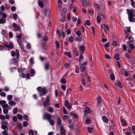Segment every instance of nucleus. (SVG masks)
Here are the masks:
<instances>
[{
	"label": "nucleus",
	"mask_w": 135,
	"mask_h": 135,
	"mask_svg": "<svg viewBox=\"0 0 135 135\" xmlns=\"http://www.w3.org/2000/svg\"><path fill=\"white\" fill-rule=\"evenodd\" d=\"M127 13L128 16V19L130 22H135V11L133 9H127Z\"/></svg>",
	"instance_id": "f257e3e1"
},
{
	"label": "nucleus",
	"mask_w": 135,
	"mask_h": 135,
	"mask_svg": "<svg viewBox=\"0 0 135 135\" xmlns=\"http://www.w3.org/2000/svg\"><path fill=\"white\" fill-rule=\"evenodd\" d=\"M37 89L39 92V95L40 97L45 95L47 93V90L45 87L42 88L41 87L39 86L37 88Z\"/></svg>",
	"instance_id": "f03ea898"
},
{
	"label": "nucleus",
	"mask_w": 135,
	"mask_h": 135,
	"mask_svg": "<svg viewBox=\"0 0 135 135\" xmlns=\"http://www.w3.org/2000/svg\"><path fill=\"white\" fill-rule=\"evenodd\" d=\"M50 98L49 95L46 96V100L44 101L43 103V105L45 108L47 106H49L50 105Z\"/></svg>",
	"instance_id": "7ed1b4c3"
},
{
	"label": "nucleus",
	"mask_w": 135,
	"mask_h": 135,
	"mask_svg": "<svg viewBox=\"0 0 135 135\" xmlns=\"http://www.w3.org/2000/svg\"><path fill=\"white\" fill-rule=\"evenodd\" d=\"M16 53L14 51H12L11 52V56L12 57L15 56L16 55V58L18 59L20 56L19 51L18 50H16Z\"/></svg>",
	"instance_id": "20e7f679"
},
{
	"label": "nucleus",
	"mask_w": 135,
	"mask_h": 135,
	"mask_svg": "<svg viewBox=\"0 0 135 135\" xmlns=\"http://www.w3.org/2000/svg\"><path fill=\"white\" fill-rule=\"evenodd\" d=\"M12 26L14 28L13 30L15 31H21V27L20 26H18L16 23H13Z\"/></svg>",
	"instance_id": "39448f33"
},
{
	"label": "nucleus",
	"mask_w": 135,
	"mask_h": 135,
	"mask_svg": "<svg viewBox=\"0 0 135 135\" xmlns=\"http://www.w3.org/2000/svg\"><path fill=\"white\" fill-rule=\"evenodd\" d=\"M131 35L132 34L129 35L127 34V35L125 36V38L126 40H129V41H129L131 43V42L133 43L134 41V39L131 36Z\"/></svg>",
	"instance_id": "423d86ee"
},
{
	"label": "nucleus",
	"mask_w": 135,
	"mask_h": 135,
	"mask_svg": "<svg viewBox=\"0 0 135 135\" xmlns=\"http://www.w3.org/2000/svg\"><path fill=\"white\" fill-rule=\"evenodd\" d=\"M51 118V115L50 114L45 113L44 114L43 118L44 119H47V120H48Z\"/></svg>",
	"instance_id": "0eeeda50"
},
{
	"label": "nucleus",
	"mask_w": 135,
	"mask_h": 135,
	"mask_svg": "<svg viewBox=\"0 0 135 135\" xmlns=\"http://www.w3.org/2000/svg\"><path fill=\"white\" fill-rule=\"evenodd\" d=\"M3 45L5 46L6 49L7 48L8 49H12L14 46V45L12 42H10L9 44L7 43H4Z\"/></svg>",
	"instance_id": "6e6552de"
},
{
	"label": "nucleus",
	"mask_w": 135,
	"mask_h": 135,
	"mask_svg": "<svg viewBox=\"0 0 135 135\" xmlns=\"http://www.w3.org/2000/svg\"><path fill=\"white\" fill-rule=\"evenodd\" d=\"M93 5L94 7L96 8L98 11L99 12L101 11V8L102 6H101L95 3H94Z\"/></svg>",
	"instance_id": "1a4fd4ad"
},
{
	"label": "nucleus",
	"mask_w": 135,
	"mask_h": 135,
	"mask_svg": "<svg viewBox=\"0 0 135 135\" xmlns=\"http://www.w3.org/2000/svg\"><path fill=\"white\" fill-rule=\"evenodd\" d=\"M127 44L128 47H129L132 50L134 49L135 48L134 45L130 43L129 41H127Z\"/></svg>",
	"instance_id": "9d476101"
},
{
	"label": "nucleus",
	"mask_w": 135,
	"mask_h": 135,
	"mask_svg": "<svg viewBox=\"0 0 135 135\" xmlns=\"http://www.w3.org/2000/svg\"><path fill=\"white\" fill-rule=\"evenodd\" d=\"M65 105L68 109H70L71 106L70 105L68 100H66L65 102Z\"/></svg>",
	"instance_id": "9b49d317"
},
{
	"label": "nucleus",
	"mask_w": 135,
	"mask_h": 135,
	"mask_svg": "<svg viewBox=\"0 0 135 135\" xmlns=\"http://www.w3.org/2000/svg\"><path fill=\"white\" fill-rule=\"evenodd\" d=\"M103 25L104 26V31L105 33L107 34V31H108L109 30V28L108 26L106 24H104Z\"/></svg>",
	"instance_id": "f8f14e48"
},
{
	"label": "nucleus",
	"mask_w": 135,
	"mask_h": 135,
	"mask_svg": "<svg viewBox=\"0 0 135 135\" xmlns=\"http://www.w3.org/2000/svg\"><path fill=\"white\" fill-rule=\"evenodd\" d=\"M73 51L74 54L76 56H78L79 55V52L78 51V50L76 48H73Z\"/></svg>",
	"instance_id": "ddd939ff"
},
{
	"label": "nucleus",
	"mask_w": 135,
	"mask_h": 135,
	"mask_svg": "<svg viewBox=\"0 0 135 135\" xmlns=\"http://www.w3.org/2000/svg\"><path fill=\"white\" fill-rule=\"evenodd\" d=\"M61 135H65L66 134V131L65 129L61 127L60 130Z\"/></svg>",
	"instance_id": "4468645a"
},
{
	"label": "nucleus",
	"mask_w": 135,
	"mask_h": 135,
	"mask_svg": "<svg viewBox=\"0 0 135 135\" xmlns=\"http://www.w3.org/2000/svg\"><path fill=\"white\" fill-rule=\"evenodd\" d=\"M17 42L21 48L22 49H24V46L22 41H20Z\"/></svg>",
	"instance_id": "2eb2a0df"
},
{
	"label": "nucleus",
	"mask_w": 135,
	"mask_h": 135,
	"mask_svg": "<svg viewBox=\"0 0 135 135\" xmlns=\"http://www.w3.org/2000/svg\"><path fill=\"white\" fill-rule=\"evenodd\" d=\"M90 110L89 108L87 107H86L85 108V109L84 111V112L85 114L86 113H88L90 112Z\"/></svg>",
	"instance_id": "dca6fc26"
},
{
	"label": "nucleus",
	"mask_w": 135,
	"mask_h": 135,
	"mask_svg": "<svg viewBox=\"0 0 135 135\" xmlns=\"http://www.w3.org/2000/svg\"><path fill=\"white\" fill-rule=\"evenodd\" d=\"M126 31V35H127V34H128L129 35L132 34V33L131 32L130 28L129 27H127Z\"/></svg>",
	"instance_id": "f3484780"
},
{
	"label": "nucleus",
	"mask_w": 135,
	"mask_h": 135,
	"mask_svg": "<svg viewBox=\"0 0 135 135\" xmlns=\"http://www.w3.org/2000/svg\"><path fill=\"white\" fill-rule=\"evenodd\" d=\"M97 101L98 103L101 104L102 103V98L100 96H98L97 97Z\"/></svg>",
	"instance_id": "a211bd4d"
},
{
	"label": "nucleus",
	"mask_w": 135,
	"mask_h": 135,
	"mask_svg": "<svg viewBox=\"0 0 135 135\" xmlns=\"http://www.w3.org/2000/svg\"><path fill=\"white\" fill-rule=\"evenodd\" d=\"M5 50H7V49L6 48L5 46L0 45V51H4Z\"/></svg>",
	"instance_id": "6ab92c4d"
},
{
	"label": "nucleus",
	"mask_w": 135,
	"mask_h": 135,
	"mask_svg": "<svg viewBox=\"0 0 135 135\" xmlns=\"http://www.w3.org/2000/svg\"><path fill=\"white\" fill-rule=\"evenodd\" d=\"M31 73V76H33L35 73V70L33 69H31L30 71Z\"/></svg>",
	"instance_id": "aec40b11"
},
{
	"label": "nucleus",
	"mask_w": 135,
	"mask_h": 135,
	"mask_svg": "<svg viewBox=\"0 0 135 135\" xmlns=\"http://www.w3.org/2000/svg\"><path fill=\"white\" fill-rule=\"evenodd\" d=\"M102 119L103 121L105 123H107L108 122V119L105 116H103L102 117Z\"/></svg>",
	"instance_id": "412c9836"
},
{
	"label": "nucleus",
	"mask_w": 135,
	"mask_h": 135,
	"mask_svg": "<svg viewBox=\"0 0 135 135\" xmlns=\"http://www.w3.org/2000/svg\"><path fill=\"white\" fill-rule=\"evenodd\" d=\"M1 127L4 130H7L8 129V127L6 125L4 124H2L1 125Z\"/></svg>",
	"instance_id": "4be33fe9"
},
{
	"label": "nucleus",
	"mask_w": 135,
	"mask_h": 135,
	"mask_svg": "<svg viewBox=\"0 0 135 135\" xmlns=\"http://www.w3.org/2000/svg\"><path fill=\"white\" fill-rule=\"evenodd\" d=\"M82 38L80 36H78V37H76L75 38V40L76 41H80L82 40Z\"/></svg>",
	"instance_id": "5701e85b"
},
{
	"label": "nucleus",
	"mask_w": 135,
	"mask_h": 135,
	"mask_svg": "<svg viewBox=\"0 0 135 135\" xmlns=\"http://www.w3.org/2000/svg\"><path fill=\"white\" fill-rule=\"evenodd\" d=\"M48 120L49 122L50 125L52 126H53L54 125L55 122L53 119L50 118L49 120Z\"/></svg>",
	"instance_id": "b1692460"
},
{
	"label": "nucleus",
	"mask_w": 135,
	"mask_h": 135,
	"mask_svg": "<svg viewBox=\"0 0 135 135\" xmlns=\"http://www.w3.org/2000/svg\"><path fill=\"white\" fill-rule=\"evenodd\" d=\"M16 37H17V41H20V40L22 37L21 33H20L19 35H17Z\"/></svg>",
	"instance_id": "393cba45"
},
{
	"label": "nucleus",
	"mask_w": 135,
	"mask_h": 135,
	"mask_svg": "<svg viewBox=\"0 0 135 135\" xmlns=\"http://www.w3.org/2000/svg\"><path fill=\"white\" fill-rule=\"evenodd\" d=\"M50 113H52L54 112V109L53 107H50L47 110Z\"/></svg>",
	"instance_id": "a878e982"
},
{
	"label": "nucleus",
	"mask_w": 135,
	"mask_h": 135,
	"mask_svg": "<svg viewBox=\"0 0 135 135\" xmlns=\"http://www.w3.org/2000/svg\"><path fill=\"white\" fill-rule=\"evenodd\" d=\"M56 48L57 49H59L60 48V45L59 42L57 40L55 41Z\"/></svg>",
	"instance_id": "bb28decb"
},
{
	"label": "nucleus",
	"mask_w": 135,
	"mask_h": 135,
	"mask_svg": "<svg viewBox=\"0 0 135 135\" xmlns=\"http://www.w3.org/2000/svg\"><path fill=\"white\" fill-rule=\"evenodd\" d=\"M61 121L59 117L57 118V124L58 126H60L61 124Z\"/></svg>",
	"instance_id": "cd10ccee"
},
{
	"label": "nucleus",
	"mask_w": 135,
	"mask_h": 135,
	"mask_svg": "<svg viewBox=\"0 0 135 135\" xmlns=\"http://www.w3.org/2000/svg\"><path fill=\"white\" fill-rule=\"evenodd\" d=\"M6 20L5 19L2 18L0 19V24H3L6 23Z\"/></svg>",
	"instance_id": "c85d7f7f"
},
{
	"label": "nucleus",
	"mask_w": 135,
	"mask_h": 135,
	"mask_svg": "<svg viewBox=\"0 0 135 135\" xmlns=\"http://www.w3.org/2000/svg\"><path fill=\"white\" fill-rule=\"evenodd\" d=\"M121 122L122 123V125L123 126H126L127 125V123L126 122L124 121L122 119L121 120Z\"/></svg>",
	"instance_id": "c756f323"
},
{
	"label": "nucleus",
	"mask_w": 135,
	"mask_h": 135,
	"mask_svg": "<svg viewBox=\"0 0 135 135\" xmlns=\"http://www.w3.org/2000/svg\"><path fill=\"white\" fill-rule=\"evenodd\" d=\"M125 56L126 57L129 59V60H132V58L129 56V54H128V53L126 52L125 54Z\"/></svg>",
	"instance_id": "7c9ffc66"
},
{
	"label": "nucleus",
	"mask_w": 135,
	"mask_h": 135,
	"mask_svg": "<svg viewBox=\"0 0 135 135\" xmlns=\"http://www.w3.org/2000/svg\"><path fill=\"white\" fill-rule=\"evenodd\" d=\"M2 90L0 89V93H0V95L2 97H5L6 96V94L5 92H2Z\"/></svg>",
	"instance_id": "2f4dec72"
},
{
	"label": "nucleus",
	"mask_w": 135,
	"mask_h": 135,
	"mask_svg": "<svg viewBox=\"0 0 135 135\" xmlns=\"http://www.w3.org/2000/svg\"><path fill=\"white\" fill-rule=\"evenodd\" d=\"M97 19L98 23L99 24L100 23L101 20V17L100 16H98L97 17Z\"/></svg>",
	"instance_id": "473e14b6"
},
{
	"label": "nucleus",
	"mask_w": 135,
	"mask_h": 135,
	"mask_svg": "<svg viewBox=\"0 0 135 135\" xmlns=\"http://www.w3.org/2000/svg\"><path fill=\"white\" fill-rule=\"evenodd\" d=\"M88 12L91 16H92L94 14V11L92 9H89L88 11Z\"/></svg>",
	"instance_id": "72a5a7b5"
},
{
	"label": "nucleus",
	"mask_w": 135,
	"mask_h": 135,
	"mask_svg": "<svg viewBox=\"0 0 135 135\" xmlns=\"http://www.w3.org/2000/svg\"><path fill=\"white\" fill-rule=\"evenodd\" d=\"M61 83L62 84H64L66 83V81L64 78H62L60 80Z\"/></svg>",
	"instance_id": "f704fd0d"
},
{
	"label": "nucleus",
	"mask_w": 135,
	"mask_h": 135,
	"mask_svg": "<svg viewBox=\"0 0 135 135\" xmlns=\"http://www.w3.org/2000/svg\"><path fill=\"white\" fill-rule=\"evenodd\" d=\"M130 1L131 5L132 7L134 8H135V3L134 1H133V0H132Z\"/></svg>",
	"instance_id": "c9c22d12"
},
{
	"label": "nucleus",
	"mask_w": 135,
	"mask_h": 135,
	"mask_svg": "<svg viewBox=\"0 0 135 135\" xmlns=\"http://www.w3.org/2000/svg\"><path fill=\"white\" fill-rule=\"evenodd\" d=\"M93 128H90V127H88V128L87 131H88L90 133H91L93 132Z\"/></svg>",
	"instance_id": "e433bc0d"
},
{
	"label": "nucleus",
	"mask_w": 135,
	"mask_h": 135,
	"mask_svg": "<svg viewBox=\"0 0 135 135\" xmlns=\"http://www.w3.org/2000/svg\"><path fill=\"white\" fill-rule=\"evenodd\" d=\"M38 4L39 6L41 8H43L44 7V5L42 2L40 1L38 2Z\"/></svg>",
	"instance_id": "4c0bfd02"
},
{
	"label": "nucleus",
	"mask_w": 135,
	"mask_h": 135,
	"mask_svg": "<svg viewBox=\"0 0 135 135\" xmlns=\"http://www.w3.org/2000/svg\"><path fill=\"white\" fill-rule=\"evenodd\" d=\"M43 41H47L48 40V38L47 36H45L42 39Z\"/></svg>",
	"instance_id": "58836bf2"
},
{
	"label": "nucleus",
	"mask_w": 135,
	"mask_h": 135,
	"mask_svg": "<svg viewBox=\"0 0 135 135\" xmlns=\"http://www.w3.org/2000/svg\"><path fill=\"white\" fill-rule=\"evenodd\" d=\"M8 104L9 105H15L16 104L12 100H10L8 102Z\"/></svg>",
	"instance_id": "ea45409f"
},
{
	"label": "nucleus",
	"mask_w": 135,
	"mask_h": 135,
	"mask_svg": "<svg viewBox=\"0 0 135 135\" xmlns=\"http://www.w3.org/2000/svg\"><path fill=\"white\" fill-rule=\"evenodd\" d=\"M110 78L112 80H114L115 79V77L113 74H112L110 75Z\"/></svg>",
	"instance_id": "a19ab883"
},
{
	"label": "nucleus",
	"mask_w": 135,
	"mask_h": 135,
	"mask_svg": "<svg viewBox=\"0 0 135 135\" xmlns=\"http://www.w3.org/2000/svg\"><path fill=\"white\" fill-rule=\"evenodd\" d=\"M8 129L7 130H4V131H3L2 134L3 135H8Z\"/></svg>",
	"instance_id": "79ce46f5"
},
{
	"label": "nucleus",
	"mask_w": 135,
	"mask_h": 135,
	"mask_svg": "<svg viewBox=\"0 0 135 135\" xmlns=\"http://www.w3.org/2000/svg\"><path fill=\"white\" fill-rule=\"evenodd\" d=\"M3 112L4 114H7L8 113V109L6 108H5L3 109Z\"/></svg>",
	"instance_id": "37998d69"
},
{
	"label": "nucleus",
	"mask_w": 135,
	"mask_h": 135,
	"mask_svg": "<svg viewBox=\"0 0 135 135\" xmlns=\"http://www.w3.org/2000/svg\"><path fill=\"white\" fill-rule=\"evenodd\" d=\"M17 117L20 120H22V116L20 114H18L17 115Z\"/></svg>",
	"instance_id": "c03bdc74"
},
{
	"label": "nucleus",
	"mask_w": 135,
	"mask_h": 135,
	"mask_svg": "<svg viewBox=\"0 0 135 135\" xmlns=\"http://www.w3.org/2000/svg\"><path fill=\"white\" fill-rule=\"evenodd\" d=\"M13 17L14 20H16L17 19V15L16 14H14L13 15Z\"/></svg>",
	"instance_id": "a18cd8bd"
},
{
	"label": "nucleus",
	"mask_w": 135,
	"mask_h": 135,
	"mask_svg": "<svg viewBox=\"0 0 135 135\" xmlns=\"http://www.w3.org/2000/svg\"><path fill=\"white\" fill-rule=\"evenodd\" d=\"M129 61H131V65L134 67H135V61L132 60H132H129Z\"/></svg>",
	"instance_id": "49530a36"
},
{
	"label": "nucleus",
	"mask_w": 135,
	"mask_h": 135,
	"mask_svg": "<svg viewBox=\"0 0 135 135\" xmlns=\"http://www.w3.org/2000/svg\"><path fill=\"white\" fill-rule=\"evenodd\" d=\"M18 109L17 108H14L13 110V113L14 114H16L17 113Z\"/></svg>",
	"instance_id": "de8ad7c7"
},
{
	"label": "nucleus",
	"mask_w": 135,
	"mask_h": 135,
	"mask_svg": "<svg viewBox=\"0 0 135 135\" xmlns=\"http://www.w3.org/2000/svg\"><path fill=\"white\" fill-rule=\"evenodd\" d=\"M80 49L81 51L83 52L85 50V48L84 46L81 45L80 46Z\"/></svg>",
	"instance_id": "09e8293b"
},
{
	"label": "nucleus",
	"mask_w": 135,
	"mask_h": 135,
	"mask_svg": "<svg viewBox=\"0 0 135 135\" xmlns=\"http://www.w3.org/2000/svg\"><path fill=\"white\" fill-rule=\"evenodd\" d=\"M69 40L70 42H73L74 40L73 37L72 36H70L69 38Z\"/></svg>",
	"instance_id": "8fccbe9b"
},
{
	"label": "nucleus",
	"mask_w": 135,
	"mask_h": 135,
	"mask_svg": "<svg viewBox=\"0 0 135 135\" xmlns=\"http://www.w3.org/2000/svg\"><path fill=\"white\" fill-rule=\"evenodd\" d=\"M114 58L115 59L117 60H119V55L117 54H115L114 55Z\"/></svg>",
	"instance_id": "3c124183"
},
{
	"label": "nucleus",
	"mask_w": 135,
	"mask_h": 135,
	"mask_svg": "<svg viewBox=\"0 0 135 135\" xmlns=\"http://www.w3.org/2000/svg\"><path fill=\"white\" fill-rule=\"evenodd\" d=\"M12 99V96L11 95H8L7 96V99L8 100H11Z\"/></svg>",
	"instance_id": "603ef678"
},
{
	"label": "nucleus",
	"mask_w": 135,
	"mask_h": 135,
	"mask_svg": "<svg viewBox=\"0 0 135 135\" xmlns=\"http://www.w3.org/2000/svg\"><path fill=\"white\" fill-rule=\"evenodd\" d=\"M99 12H100L99 14L97 13V14H98V15H99L102 16L103 18V19H104L105 18V16L101 12V11Z\"/></svg>",
	"instance_id": "864d4df0"
},
{
	"label": "nucleus",
	"mask_w": 135,
	"mask_h": 135,
	"mask_svg": "<svg viewBox=\"0 0 135 135\" xmlns=\"http://www.w3.org/2000/svg\"><path fill=\"white\" fill-rule=\"evenodd\" d=\"M49 67V65L47 64H45V69L46 70H47Z\"/></svg>",
	"instance_id": "5fc2aeb1"
},
{
	"label": "nucleus",
	"mask_w": 135,
	"mask_h": 135,
	"mask_svg": "<svg viewBox=\"0 0 135 135\" xmlns=\"http://www.w3.org/2000/svg\"><path fill=\"white\" fill-rule=\"evenodd\" d=\"M65 54L69 58H70L71 57V53L70 52H65Z\"/></svg>",
	"instance_id": "6e6d98bb"
},
{
	"label": "nucleus",
	"mask_w": 135,
	"mask_h": 135,
	"mask_svg": "<svg viewBox=\"0 0 135 135\" xmlns=\"http://www.w3.org/2000/svg\"><path fill=\"white\" fill-rule=\"evenodd\" d=\"M61 88L64 91H65L66 89V86L63 85H61Z\"/></svg>",
	"instance_id": "4d7b16f0"
},
{
	"label": "nucleus",
	"mask_w": 135,
	"mask_h": 135,
	"mask_svg": "<svg viewBox=\"0 0 135 135\" xmlns=\"http://www.w3.org/2000/svg\"><path fill=\"white\" fill-rule=\"evenodd\" d=\"M34 134V132L33 130H30L29 131V135H33Z\"/></svg>",
	"instance_id": "13d9d810"
},
{
	"label": "nucleus",
	"mask_w": 135,
	"mask_h": 135,
	"mask_svg": "<svg viewBox=\"0 0 135 135\" xmlns=\"http://www.w3.org/2000/svg\"><path fill=\"white\" fill-rule=\"evenodd\" d=\"M83 58V56L82 55V54L81 55H80L79 56V62H80L82 60Z\"/></svg>",
	"instance_id": "bf43d9fd"
},
{
	"label": "nucleus",
	"mask_w": 135,
	"mask_h": 135,
	"mask_svg": "<svg viewBox=\"0 0 135 135\" xmlns=\"http://www.w3.org/2000/svg\"><path fill=\"white\" fill-rule=\"evenodd\" d=\"M71 18L73 20V21L75 23L77 20V18L74 17H72Z\"/></svg>",
	"instance_id": "052dcab7"
},
{
	"label": "nucleus",
	"mask_w": 135,
	"mask_h": 135,
	"mask_svg": "<svg viewBox=\"0 0 135 135\" xmlns=\"http://www.w3.org/2000/svg\"><path fill=\"white\" fill-rule=\"evenodd\" d=\"M13 120L14 122H16L17 120V119L16 116H14L13 117Z\"/></svg>",
	"instance_id": "680f3d73"
},
{
	"label": "nucleus",
	"mask_w": 135,
	"mask_h": 135,
	"mask_svg": "<svg viewBox=\"0 0 135 135\" xmlns=\"http://www.w3.org/2000/svg\"><path fill=\"white\" fill-rule=\"evenodd\" d=\"M82 4L83 6L84 7H86V1L85 0H83L82 2Z\"/></svg>",
	"instance_id": "e2e57ef3"
},
{
	"label": "nucleus",
	"mask_w": 135,
	"mask_h": 135,
	"mask_svg": "<svg viewBox=\"0 0 135 135\" xmlns=\"http://www.w3.org/2000/svg\"><path fill=\"white\" fill-rule=\"evenodd\" d=\"M23 124L24 126L27 127L28 126V124L27 122L25 121L23 122Z\"/></svg>",
	"instance_id": "0e129e2a"
},
{
	"label": "nucleus",
	"mask_w": 135,
	"mask_h": 135,
	"mask_svg": "<svg viewBox=\"0 0 135 135\" xmlns=\"http://www.w3.org/2000/svg\"><path fill=\"white\" fill-rule=\"evenodd\" d=\"M2 16L3 17L4 19H5L7 17V16L6 14L4 13H3L2 14Z\"/></svg>",
	"instance_id": "69168bd1"
},
{
	"label": "nucleus",
	"mask_w": 135,
	"mask_h": 135,
	"mask_svg": "<svg viewBox=\"0 0 135 135\" xmlns=\"http://www.w3.org/2000/svg\"><path fill=\"white\" fill-rule=\"evenodd\" d=\"M76 34L78 36H80L81 35V32L80 31H78L76 32Z\"/></svg>",
	"instance_id": "338daca9"
},
{
	"label": "nucleus",
	"mask_w": 135,
	"mask_h": 135,
	"mask_svg": "<svg viewBox=\"0 0 135 135\" xmlns=\"http://www.w3.org/2000/svg\"><path fill=\"white\" fill-rule=\"evenodd\" d=\"M132 130L133 134H135V127L134 126L132 127Z\"/></svg>",
	"instance_id": "774afa93"
}]
</instances>
